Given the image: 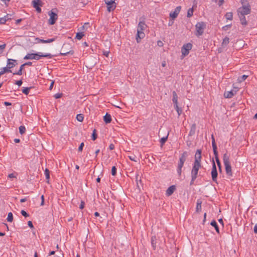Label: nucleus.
<instances>
[{
	"mask_svg": "<svg viewBox=\"0 0 257 257\" xmlns=\"http://www.w3.org/2000/svg\"><path fill=\"white\" fill-rule=\"evenodd\" d=\"M28 224L30 228H33L34 227V226L31 221H29L28 222Z\"/></svg>",
	"mask_w": 257,
	"mask_h": 257,
	"instance_id": "09e8293b",
	"label": "nucleus"
},
{
	"mask_svg": "<svg viewBox=\"0 0 257 257\" xmlns=\"http://www.w3.org/2000/svg\"><path fill=\"white\" fill-rule=\"evenodd\" d=\"M84 36V33L83 32H79V33H77L76 35V37L75 38L77 39V40H81L82 37Z\"/></svg>",
	"mask_w": 257,
	"mask_h": 257,
	"instance_id": "393cba45",
	"label": "nucleus"
},
{
	"mask_svg": "<svg viewBox=\"0 0 257 257\" xmlns=\"http://www.w3.org/2000/svg\"><path fill=\"white\" fill-rule=\"evenodd\" d=\"M201 168V163H194L193 166L191 170V184L194 183V180L197 177V175L199 169Z\"/></svg>",
	"mask_w": 257,
	"mask_h": 257,
	"instance_id": "39448f33",
	"label": "nucleus"
},
{
	"mask_svg": "<svg viewBox=\"0 0 257 257\" xmlns=\"http://www.w3.org/2000/svg\"><path fill=\"white\" fill-rule=\"evenodd\" d=\"M36 43H50L53 42L54 41V39H49L47 40H44L43 39H41L39 38H35Z\"/></svg>",
	"mask_w": 257,
	"mask_h": 257,
	"instance_id": "2eb2a0df",
	"label": "nucleus"
},
{
	"mask_svg": "<svg viewBox=\"0 0 257 257\" xmlns=\"http://www.w3.org/2000/svg\"><path fill=\"white\" fill-rule=\"evenodd\" d=\"M238 90V87H233V89L230 91H225L224 93V96L225 98H231L233 96H234L236 92Z\"/></svg>",
	"mask_w": 257,
	"mask_h": 257,
	"instance_id": "9b49d317",
	"label": "nucleus"
},
{
	"mask_svg": "<svg viewBox=\"0 0 257 257\" xmlns=\"http://www.w3.org/2000/svg\"><path fill=\"white\" fill-rule=\"evenodd\" d=\"M62 93H56L55 94L54 97L56 99L60 98L62 96Z\"/></svg>",
	"mask_w": 257,
	"mask_h": 257,
	"instance_id": "49530a36",
	"label": "nucleus"
},
{
	"mask_svg": "<svg viewBox=\"0 0 257 257\" xmlns=\"http://www.w3.org/2000/svg\"><path fill=\"white\" fill-rule=\"evenodd\" d=\"M109 52L108 51H104L103 52V55L105 56L106 57H108L109 55Z\"/></svg>",
	"mask_w": 257,
	"mask_h": 257,
	"instance_id": "864d4df0",
	"label": "nucleus"
},
{
	"mask_svg": "<svg viewBox=\"0 0 257 257\" xmlns=\"http://www.w3.org/2000/svg\"><path fill=\"white\" fill-rule=\"evenodd\" d=\"M253 231L255 233H257V224H256L253 228Z\"/></svg>",
	"mask_w": 257,
	"mask_h": 257,
	"instance_id": "13d9d810",
	"label": "nucleus"
},
{
	"mask_svg": "<svg viewBox=\"0 0 257 257\" xmlns=\"http://www.w3.org/2000/svg\"><path fill=\"white\" fill-rule=\"evenodd\" d=\"M206 24L203 22H200L195 25V35L197 37L202 35L206 28Z\"/></svg>",
	"mask_w": 257,
	"mask_h": 257,
	"instance_id": "423d86ee",
	"label": "nucleus"
},
{
	"mask_svg": "<svg viewBox=\"0 0 257 257\" xmlns=\"http://www.w3.org/2000/svg\"><path fill=\"white\" fill-rule=\"evenodd\" d=\"M30 89L31 87H23V89H22V92L24 94L27 95L29 93Z\"/></svg>",
	"mask_w": 257,
	"mask_h": 257,
	"instance_id": "2f4dec72",
	"label": "nucleus"
},
{
	"mask_svg": "<svg viewBox=\"0 0 257 257\" xmlns=\"http://www.w3.org/2000/svg\"><path fill=\"white\" fill-rule=\"evenodd\" d=\"M50 54L42 52L36 53H28L24 58L25 60H38L43 57H47L50 56Z\"/></svg>",
	"mask_w": 257,
	"mask_h": 257,
	"instance_id": "f03ea898",
	"label": "nucleus"
},
{
	"mask_svg": "<svg viewBox=\"0 0 257 257\" xmlns=\"http://www.w3.org/2000/svg\"><path fill=\"white\" fill-rule=\"evenodd\" d=\"M225 18L226 20L231 21L233 19V14L231 12L227 13L225 15Z\"/></svg>",
	"mask_w": 257,
	"mask_h": 257,
	"instance_id": "412c9836",
	"label": "nucleus"
},
{
	"mask_svg": "<svg viewBox=\"0 0 257 257\" xmlns=\"http://www.w3.org/2000/svg\"><path fill=\"white\" fill-rule=\"evenodd\" d=\"M229 38L228 37H225L223 40V41H222V45L223 46H226L229 43Z\"/></svg>",
	"mask_w": 257,
	"mask_h": 257,
	"instance_id": "c85d7f7f",
	"label": "nucleus"
},
{
	"mask_svg": "<svg viewBox=\"0 0 257 257\" xmlns=\"http://www.w3.org/2000/svg\"><path fill=\"white\" fill-rule=\"evenodd\" d=\"M32 5L38 13L41 12V7L42 6V2L41 0H34L32 2Z\"/></svg>",
	"mask_w": 257,
	"mask_h": 257,
	"instance_id": "1a4fd4ad",
	"label": "nucleus"
},
{
	"mask_svg": "<svg viewBox=\"0 0 257 257\" xmlns=\"http://www.w3.org/2000/svg\"><path fill=\"white\" fill-rule=\"evenodd\" d=\"M49 15L50 17V18L49 19V24L51 25H53L55 23L56 20H57L58 16L56 13H54L53 11H51L49 13Z\"/></svg>",
	"mask_w": 257,
	"mask_h": 257,
	"instance_id": "9d476101",
	"label": "nucleus"
},
{
	"mask_svg": "<svg viewBox=\"0 0 257 257\" xmlns=\"http://www.w3.org/2000/svg\"><path fill=\"white\" fill-rule=\"evenodd\" d=\"M248 76L247 75H243L240 78L238 79V81L239 82H241L245 80L248 77Z\"/></svg>",
	"mask_w": 257,
	"mask_h": 257,
	"instance_id": "7c9ffc66",
	"label": "nucleus"
},
{
	"mask_svg": "<svg viewBox=\"0 0 257 257\" xmlns=\"http://www.w3.org/2000/svg\"><path fill=\"white\" fill-rule=\"evenodd\" d=\"M19 132L21 135L24 134L26 132V128L24 126L21 125L19 127Z\"/></svg>",
	"mask_w": 257,
	"mask_h": 257,
	"instance_id": "c756f323",
	"label": "nucleus"
},
{
	"mask_svg": "<svg viewBox=\"0 0 257 257\" xmlns=\"http://www.w3.org/2000/svg\"><path fill=\"white\" fill-rule=\"evenodd\" d=\"M231 27V25H227L226 26H224L222 27V30L224 31L227 30L228 29H229Z\"/></svg>",
	"mask_w": 257,
	"mask_h": 257,
	"instance_id": "ea45409f",
	"label": "nucleus"
},
{
	"mask_svg": "<svg viewBox=\"0 0 257 257\" xmlns=\"http://www.w3.org/2000/svg\"><path fill=\"white\" fill-rule=\"evenodd\" d=\"M116 174V168L115 166H113L111 168V174L112 176H115Z\"/></svg>",
	"mask_w": 257,
	"mask_h": 257,
	"instance_id": "e433bc0d",
	"label": "nucleus"
},
{
	"mask_svg": "<svg viewBox=\"0 0 257 257\" xmlns=\"http://www.w3.org/2000/svg\"><path fill=\"white\" fill-rule=\"evenodd\" d=\"M224 3V0H219V6L222 5Z\"/></svg>",
	"mask_w": 257,
	"mask_h": 257,
	"instance_id": "680f3d73",
	"label": "nucleus"
},
{
	"mask_svg": "<svg viewBox=\"0 0 257 257\" xmlns=\"http://www.w3.org/2000/svg\"><path fill=\"white\" fill-rule=\"evenodd\" d=\"M223 161L227 175L229 176H231L232 170L229 162V156L227 154H224L223 155Z\"/></svg>",
	"mask_w": 257,
	"mask_h": 257,
	"instance_id": "20e7f679",
	"label": "nucleus"
},
{
	"mask_svg": "<svg viewBox=\"0 0 257 257\" xmlns=\"http://www.w3.org/2000/svg\"><path fill=\"white\" fill-rule=\"evenodd\" d=\"M26 201V198H22L20 200V202L21 203H23L24 202H25Z\"/></svg>",
	"mask_w": 257,
	"mask_h": 257,
	"instance_id": "69168bd1",
	"label": "nucleus"
},
{
	"mask_svg": "<svg viewBox=\"0 0 257 257\" xmlns=\"http://www.w3.org/2000/svg\"><path fill=\"white\" fill-rule=\"evenodd\" d=\"M8 15L5 16L3 18H0V24H4L9 20Z\"/></svg>",
	"mask_w": 257,
	"mask_h": 257,
	"instance_id": "4be33fe9",
	"label": "nucleus"
},
{
	"mask_svg": "<svg viewBox=\"0 0 257 257\" xmlns=\"http://www.w3.org/2000/svg\"><path fill=\"white\" fill-rule=\"evenodd\" d=\"M6 47V44H3L0 45V53H2L3 50Z\"/></svg>",
	"mask_w": 257,
	"mask_h": 257,
	"instance_id": "a19ab883",
	"label": "nucleus"
},
{
	"mask_svg": "<svg viewBox=\"0 0 257 257\" xmlns=\"http://www.w3.org/2000/svg\"><path fill=\"white\" fill-rule=\"evenodd\" d=\"M193 14V8L189 9L187 12V17L190 18L192 16Z\"/></svg>",
	"mask_w": 257,
	"mask_h": 257,
	"instance_id": "473e14b6",
	"label": "nucleus"
},
{
	"mask_svg": "<svg viewBox=\"0 0 257 257\" xmlns=\"http://www.w3.org/2000/svg\"><path fill=\"white\" fill-rule=\"evenodd\" d=\"M174 107H175L176 110L177 111V112L178 113V115H180L182 112L181 109H180L178 105H174Z\"/></svg>",
	"mask_w": 257,
	"mask_h": 257,
	"instance_id": "72a5a7b5",
	"label": "nucleus"
},
{
	"mask_svg": "<svg viewBox=\"0 0 257 257\" xmlns=\"http://www.w3.org/2000/svg\"><path fill=\"white\" fill-rule=\"evenodd\" d=\"M173 102L174 105H178V96L175 91L173 92Z\"/></svg>",
	"mask_w": 257,
	"mask_h": 257,
	"instance_id": "aec40b11",
	"label": "nucleus"
},
{
	"mask_svg": "<svg viewBox=\"0 0 257 257\" xmlns=\"http://www.w3.org/2000/svg\"><path fill=\"white\" fill-rule=\"evenodd\" d=\"M103 120L105 121L106 123H109L111 121V115L108 114L106 113L103 117Z\"/></svg>",
	"mask_w": 257,
	"mask_h": 257,
	"instance_id": "a211bd4d",
	"label": "nucleus"
},
{
	"mask_svg": "<svg viewBox=\"0 0 257 257\" xmlns=\"http://www.w3.org/2000/svg\"><path fill=\"white\" fill-rule=\"evenodd\" d=\"M99 152H100L99 149H98L95 151V154L96 156H97L98 155V154L99 153Z\"/></svg>",
	"mask_w": 257,
	"mask_h": 257,
	"instance_id": "774afa93",
	"label": "nucleus"
},
{
	"mask_svg": "<svg viewBox=\"0 0 257 257\" xmlns=\"http://www.w3.org/2000/svg\"><path fill=\"white\" fill-rule=\"evenodd\" d=\"M240 3L242 6L238 10V15L240 17L248 15L250 13V6L247 0H241Z\"/></svg>",
	"mask_w": 257,
	"mask_h": 257,
	"instance_id": "f257e3e1",
	"label": "nucleus"
},
{
	"mask_svg": "<svg viewBox=\"0 0 257 257\" xmlns=\"http://www.w3.org/2000/svg\"><path fill=\"white\" fill-rule=\"evenodd\" d=\"M84 147V143H81L78 148V151L81 152L83 150V148Z\"/></svg>",
	"mask_w": 257,
	"mask_h": 257,
	"instance_id": "a18cd8bd",
	"label": "nucleus"
},
{
	"mask_svg": "<svg viewBox=\"0 0 257 257\" xmlns=\"http://www.w3.org/2000/svg\"><path fill=\"white\" fill-rule=\"evenodd\" d=\"M192 45L191 43L184 44L181 49L182 55L183 57L189 54L190 50L192 49Z\"/></svg>",
	"mask_w": 257,
	"mask_h": 257,
	"instance_id": "0eeeda50",
	"label": "nucleus"
},
{
	"mask_svg": "<svg viewBox=\"0 0 257 257\" xmlns=\"http://www.w3.org/2000/svg\"><path fill=\"white\" fill-rule=\"evenodd\" d=\"M212 145L213 147V150L217 149V146L215 144V139L213 137H212Z\"/></svg>",
	"mask_w": 257,
	"mask_h": 257,
	"instance_id": "f704fd0d",
	"label": "nucleus"
},
{
	"mask_svg": "<svg viewBox=\"0 0 257 257\" xmlns=\"http://www.w3.org/2000/svg\"><path fill=\"white\" fill-rule=\"evenodd\" d=\"M201 151L197 150L195 155V161L194 163H201Z\"/></svg>",
	"mask_w": 257,
	"mask_h": 257,
	"instance_id": "4468645a",
	"label": "nucleus"
},
{
	"mask_svg": "<svg viewBox=\"0 0 257 257\" xmlns=\"http://www.w3.org/2000/svg\"><path fill=\"white\" fill-rule=\"evenodd\" d=\"M240 21L241 24L243 26H246L247 24V22L246 21L245 18L243 16H240Z\"/></svg>",
	"mask_w": 257,
	"mask_h": 257,
	"instance_id": "5701e85b",
	"label": "nucleus"
},
{
	"mask_svg": "<svg viewBox=\"0 0 257 257\" xmlns=\"http://www.w3.org/2000/svg\"><path fill=\"white\" fill-rule=\"evenodd\" d=\"M76 119L78 121L82 122L84 119L83 114H77L76 116Z\"/></svg>",
	"mask_w": 257,
	"mask_h": 257,
	"instance_id": "cd10ccee",
	"label": "nucleus"
},
{
	"mask_svg": "<svg viewBox=\"0 0 257 257\" xmlns=\"http://www.w3.org/2000/svg\"><path fill=\"white\" fill-rule=\"evenodd\" d=\"M175 186L173 185L169 187L166 190V195L168 196L172 195L175 190Z\"/></svg>",
	"mask_w": 257,
	"mask_h": 257,
	"instance_id": "dca6fc26",
	"label": "nucleus"
},
{
	"mask_svg": "<svg viewBox=\"0 0 257 257\" xmlns=\"http://www.w3.org/2000/svg\"><path fill=\"white\" fill-rule=\"evenodd\" d=\"M4 104H5L6 106H9V105H11V103L6 101V102H4Z\"/></svg>",
	"mask_w": 257,
	"mask_h": 257,
	"instance_id": "052dcab7",
	"label": "nucleus"
},
{
	"mask_svg": "<svg viewBox=\"0 0 257 257\" xmlns=\"http://www.w3.org/2000/svg\"><path fill=\"white\" fill-rule=\"evenodd\" d=\"M115 0H104L105 3L107 5V9L108 12L113 11L116 6V3H115Z\"/></svg>",
	"mask_w": 257,
	"mask_h": 257,
	"instance_id": "6e6552de",
	"label": "nucleus"
},
{
	"mask_svg": "<svg viewBox=\"0 0 257 257\" xmlns=\"http://www.w3.org/2000/svg\"><path fill=\"white\" fill-rule=\"evenodd\" d=\"M177 173L178 174V175L179 176L181 175V173H182V168H177Z\"/></svg>",
	"mask_w": 257,
	"mask_h": 257,
	"instance_id": "de8ad7c7",
	"label": "nucleus"
},
{
	"mask_svg": "<svg viewBox=\"0 0 257 257\" xmlns=\"http://www.w3.org/2000/svg\"><path fill=\"white\" fill-rule=\"evenodd\" d=\"M183 165H184V164H183V163H180V162H179V163H178V168H182L183 167Z\"/></svg>",
	"mask_w": 257,
	"mask_h": 257,
	"instance_id": "bf43d9fd",
	"label": "nucleus"
},
{
	"mask_svg": "<svg viewBox=\"0 0 257 257\" xmlns=\"http://www.w3.org/2000/svg\"><path fill=\"white\" fill-rule=\"evenodd\" d=\"M211 225L214 227L216 231L218 233L219 232V228L217 226V223L215 221L213 220V221H212L211 222Z\"/></svg>",
	"mask_w": 257,
	"mask_h": 257,
	"instance_id": "b1692460",
	"label": "nucleus"
},
{
	"mask_svg": "<svg viewBox=\"0 0 257 257\" xmlns=\"http://www.w3.org/2000/svg\"><path fill=\"white\" fill-rule=\"evenodd\" d=\"M84 207V202L83 201H81V204L79 206V208L81 209H82Z\"/></svg>",
	"mask_w": 257,
	"mask_h": 257,
	"instance_id": "8fccbe9b",
	"label": "nucleus"
},
{
	"mask_svg": "<svg viewBox=\"0 0 257 257\" xmlns=\"http://www.w3.org/2000/svg\"><path fill=\"white\" fill-rule=\"evenodd\" d=\"M45 175L47 180V182L49 183V180L50 179V173L49 170L47 168L45 170Z\"/></svg>",
	"mask_w": 257,
	"mask_h": 257,
	"instance_id": "bb28decb",
	"label": "nucleus"
},
{
	"mask_svg": "<svg viewBox=\"0 0 257 257\" xmlns=\"http://www.w3.org/2000/svg\"><path fill=\"white\" fill-rule=\"evenodd\" d=\"M109 148L110 150H112L114 149V146L113 144H111L109 146Z\"/></svg>",
	"mask_w": 257,
	"mask_h": 257,
	"instance_id": "603ef678",
	"label": "nucleus"
},
{
	"mask_svg": "<svg viewBox=\"0 0 257 257\" xmlns=\"http://www.w3.org/2000/svg\"><path fill=\"white\" fill-rule=\"evenodd\" d=\"M147 25L144 22H140L137 28V35L136 40L138 42H139L141 39L144 38L145 35L144 31L146 29Z\"/></svg>",
	"mask_w": 257,
	"mask_h": 257,
	"instance_id": "7ed1b4c3",
	"label": "nucleus"
},
{
	"mask_svg": "<svg viewBox=\"0 0 257 257\" xmlns=\"http://www.w3.org/2000/svg\"><path fill=\"white\" fill-rule=\"evenodd\" d=\"M217 176V172L216 170V167L214 162H213V166L211 171V177L212 180L214 182L216 181Z\"/></svg>",
	"mask_w": 257,
	"mask_h": 257,
	"instance_id": "f8f14e48",
	"label": "nucleus"
},
{
	"mask_svg": "<svg viewBox=\"0 0 257 257\" xmlns=\"http://www.w3.org/2000/svg\"><path fill=\"white\" fill-rule=\"evenodd\" d=\"M129 158H130V159L131 160H132L133 161H134V162H137V160L136 159V157L135 156H129Z\"/></svg>",
	"mask_w": 257,
	"mask_h": 257,
	"instance_id": "c03bdc74",
	"label": "nucleus"
},
{
	"mask_svg": "<svg viewBox=\"0 0 257 257\" xmlns=\"http://www.w3.org/2000/svg\"><path fill=\"white\" fill-rule=\"evenodd\" d=\"M54 81H52L51 82V83L50 84V87H49V89L50 90H52V89L53 85H54Z\"/></svg>",
	"mask_w": 257,
	"mask_h": 257,
	"instance_id": "5fc2aeb1",
	"label": "nucleus"
},
{
	"mask_svg": "<svg viewBox=\"0 0 257 257\" xmlns=\"http://www.w3.org/2000/svg\"><path fill=\"white\" fill-rule=\"evenodd\" d=\"M21 214H22V215H23L24 216H25L26 217L29 216V214L25 210H22Z\"/></svg>",
	"mask_w": 257,
	"mask_h": 257,
	"instance_id": "37998d69",
	"label": "nucleus"
},
{
	"mask_svg": "<svg viewBox=\"0 0 257 257\" xmlns=\"http://www.w3.org/2000/svg\"><path fill=\"white\" fill-rule=\"evenodd\" d=\"M213 152H214V154L216 156H217V149H215V150H213Z\"/></svg>",
	"mask_w": 257,
	"mask_h": 257,
	"instance_id": "e2e57ef3",
	"label": "nucleus"
},
{
	"mask_svg": "<svg viewBox=\"0 0 257 257\" xmlns=\"http://www.w3.org/2000/svg\"><path fill=\"white\" fill-rule=\"evenodd\" d=\"M215 159H216L217 164L218 167L219 168V169H220V168H221V164H220V163L219 162V159H218V157L216 156V158Z\"/></svg>",
	"mask_w": 257,
	"mask_h": 257,
	"instance_id": "79ce46f5",
	"label": "nucleus"
},
{
	"mask_svg": "<svg viewBox=\"0 0 257 257\" xmlns=\"http://www.w3.org/2000/svg\"><path fill=\"white\" fill-rule=\"evenodd\" d=\"M7 221L10 222H12L13 220V215L12 212H9L7 217Z\"/></svg>",
	"mask_w": 257,
	"mask_h": 257,
	"instance_id": "a878e982",
	"label": "nucleus"
},
{
	"mask_svg": "<svg viewBox=\"0 0 257 257\" xmlns=\"http://www.w3.org/2000/svg\"><path fill=\"white\" fill-rule=\"evenodd\" d=\"M17 175V174L16 173H11L8 175V178L10 179L16 178Z\"/></svg>",
	"mask_w": 257,
	"mask_h": 257,
	"instance_id": "c9c22d12",
	"label": "nucleus"
},
{
	"mask_svg": "<svg viewBox=\"0 0 257 257\" xmlns=\"http://www.w3.org/2000/svg\"><path fill=\"white\" fill-rule=\"evenodd\" d=\"M96 138H97V135H96V131H95V130H94L93 131V134H92V140H93V141H94V140H96Z\"/></svg>",
	"mask_w": 257,
	"mask_h": 257,
	"instance_id": "58836bf2",
	"label": "nucleus"
},
{
	"mask_svg": "<svg viewBox=\"0 0 257 257\" xmlns=\"http://www.w3.org/2000/svg\"><path fill=\"white\" fill-rule=\"evenodd\" d=\"M20 140H19V139H15L14 140V142H15V143H19V142H20Z\"/></svg>",
	"mask_w": 257,
	"mask_h": 257,
	"instance_id": "338daca9",
	"label": "nucleus"
},
{
	"mask_svg": "<svg viewBox=\"0 0 257 257\" xmlns=\"http://www.w3.org/2000/svg\"><path fill=\"white\" fill-rule=\"evenodd\" d=\"M42 202H41V205H43L44 202V195H42L41 197Z\"/></svg>",
	"mask_w": 257,
	"mask_h": 257,
	"instance_id": "4d7b16f0",
	"label": "nucleus"
},
{
	"mask_svg": "<svg viewBox=\"0 0 257 257\" xmlns=\"http://www.w3.org/2000/svg\"><path fill=\"white\" fill-rule=\"evenodd\" d=\"M7 68L9 70H13L14 72H18L19 70V69L18 71H16V70H14L13 69V66H12L11 67H7Z\"/></svg>",
	"mask_w": 257,
	"mask_h": 257,
	"instance_id": "6e6d98bb",
	"label": "nucleus"
},
{
	"mask_svg": "<svg viewBox=\"0 0 257 257\" xmlns=\"http://www.w3.org/2000/svg\"><path fill=\"white\" fill-rule=\"evenodd\" d=\"M201 203L202 201L200 199H198L197 201L196 211L197 212H200L201 211Z\"/></svg>",
	"mask_w": 257,
	"mask_h": 257,
	"instance_id": "6ab92c4d",
	"label": "nucleus"
},
{
	"mask_svg": "<svg viewBox=\"0 0 257 257\" xmlns=\"http://www.w3.org/2000/svg\"><path fill=\"white\" fill-rule=\"evenodd\" d=\"M22 21V19H18L16 21V24H19Z\"/></svg>",
	"mask_w": 257,
	"mask_h": 257,
	"instance_id": "0e129e2a",
	"label": "nucleus"
},
{
	"mask_svg": "<svg viewBox=\"0 0 257 257\" xmlns=\"http://www.w3.org/2000/svg\"><path fill=\"white\" fill-rule=\"evenodd\" d=\"M181 9V7L180 6H178L176 7L175 10L173 12H171L170 13V17L173 19H175L179 15Z\"/></svg>",
	"mask_w": 257,
	"mask_h": 257,
	"instance_id": "ddd939ff",
	"label": "nucleus"
},
{
	"mask_svg": "<svg viewBox=\"0 0 257 257\" xmlns=\"http://www.w3.org/2000/svg\"><path fill=\"white\" fill-rule=\"evenodd\" d=\"M187 155L188 154L186 152H184V153H183L180 157L179 162L184 164L185 161H186Z\"/></svg>",
	"mask_w": 257,
	"mask_h": 257,
	"instance_id": "f3484780",
	"label": "nucleus"
},
{
	"mask_svg": "<svg viewBox=\"0 0 257 257\" xmlns=\"http://www.w3.org/2000/svg\"><path fill=\"white\" fill-rule=\"evenodd\" d=\"M16 84L18 85V86H21L22 84V80H18L16 81Z\"/></svg>",
	"mask_w": 257,
	"mask_h": 257,
	"instance_id": "3c124183",
	"label": "nucleus"
},
{
	"mask_svg": "<svg viewBox=\"0 0 257 257\" xmlns=\"http://www.w3.org/2000/svg\"><path fill=\"white\" fill-rule=\"evenodd\" d=\"M167 138H168L167 137H163V138H161V139L160 140V143L162 145H163L164 144V143L166 142Z\"/></svg>",
	"mask_w": 257,
	"mask_h": 257,
	"instance_id": "4c0bfd02",
	"label": "nucleus"
}]
</instances>
